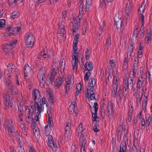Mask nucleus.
Here are the masks:
<instances>
[{"label": "nucleus", "instance_id": "f257e3e1", "mask_svg": "<svg viewBox=\"0 0 152 152\" xmlns=\"http://www.w3.org/2000/svg\"><path fill=\"white\" fill-rule=\"evenodd\" d=\"M80 34H77L75 36L73 43V49L74 52L72 56V64L73 71L74 72H77V64L78 62V58L77 57L78 54L77 53V44L79 38Z\"/></svg>", "mask_w": 152, "mask_h": 152}, {"label": "nucleus", "instance_id": "f03ea898", "mask_svg": "<svg viewBox=\"0 0 152 152\" xmlns=\"http://www.w3.org/2000/svg\"><path fill=\"white\" fill-rule=\"evenodd\" d=\"M35 108V118L37 121H39V117H40V113L43 111L44 106L41 104V101L35 102L34 104Z\"/></svg>", "mask_w": 152, "mask_h": 152}, {"label": "nucleus", "instance_id": "7ed1b4c3", "mask_svg": "<svg viewBox=\"0 0 152 152\" xmlns=\"http://www.w3.org/2000/svg\"><path fill=\"white\" fill-rule=\"evenodd\" d=\"M79 12L80 15L83 14L84 11L86 12L88 11L92 5V0H86V4L85 7L83 0H80Z\"/></svg>", "mask_w": 152, "mask_h": 152}, {"label": "nucleus", "instance_id": "20e7f679", "mask_svg": "<svg viewBox=\"0 0 152 152\" xmlns=\"http://www.w3.org/2000/svg\"><path fill=\"white\" fill-rule=\"evenodd\" d=\"M25 40L27 47L28 48H31L34 45L35 38L32 33H29L26 34Z\"/></svg>", "mask_w": 152, "mask_h": 152}, {"label": "nucleus", "instance_id": "39448f33", "mask_svg": "<svg viewBox=\"0 0 152 152\" xmlns=\"http://www.w3.org/2000/svg\"><path fill=\"white\" fill-rule=\"evenodd\" d=\"M45 68L42 67L37 75V78L40 81V86L42 88H43L45 85Z\"/></svg>", "mask_w": 152, "mask_h": 152}, {"label": "nucleus", "instance_id": "423d86ee", "mask_svg": "<svg viewBox=\"0 0 152 152\" xmlns=\"http://www.w3.org/2000/svg\"><path fill=\"white\" fill-rule=\"evenodd\" d=\"M3 97L6 109H7L9 106L12 107V102H10V96L8 92L7 91H4Z\"/></svg>", "mask_w": 152, "mask_h": 152}, {"label": "nucleus", "instance_id": "0eeeda50", "mask_svg": "<svg viewBox=\"0 0 152 152\" xmlns=\"http://www.w3.org/2000/svg\"><path fill=\"white\" fill-rule=\"evenodd\" d=\"M86 95L88 99V100L89 102L90 101L95 99V93L94 89L93 87L89 88V87L87 88V94Z\"/></svg>", "mask_w": 152, "mask_h": 152}, {"label": "nucleus", "instance_id": "6e6552de", "mask_svg": "<svg viewBox=\"0 0 152 152\" xmlns=\"http://www.w3.org/2000/svg\"><path fill=\"white\" fill-rule=\"evenodd\" d=\"M10 130L8 131V133L12 140H16L18 142L21 141L20 140V136L18 135V132L16 131H15L14 129Z\"/></svg>", "mask_w": 152, "mask_h": 152}, {"label": "nucleus", "instance_id": "1a4fd4ad", "mask_svg": "<svg viewBox=\"0 0 152 152\" xmlns=\"http://www.w3.org/2000/svg\"><path fill=\"white\" fill-rule=\"evenodd\" d=\"M115 108V104L110 101H109L107 107L108 111V115L109 118H110L114 115L113 110Z\"/></svg>", "mask_w": 152, "mask_h": 152}, {"label": "nucleus", "instance_id": "9d476101", "mask_svg": "<svg viewBox=\"0 0 152 152\" xmlns=\"http://www.w3.org/2000/svg\"><path fill=\"white\" fill-rule=\"evenodd\" d=\"M48 145L54 151H56L57 149V146L55 145L53 141V138L51 135L48 136Z\"/></svg>", "mask_w": 152, "mask_h": 152}, {"label": "nucleus", "instance_id": "9b49d317", "mask_svg": "<svg viewBox=\"0 0 152 152\" xmlns=\"http://www.w3.org/2000/svg\"><path fill=\"white\" fill-rule=\"evenodd\" d=\"M59 63L58 61L54 62L52 66V71L51 74L55 76L56 75L57 73L58 72V67L59 65Z\"/></svg>", "mask_w": 152, "mask_h": 152}, {"label": "nucleus", "instance_id": "f8f14e48", "mask_svg": "<svg viewBox=\"0 0 152 152\" xmlns=\"http://www.w3.org/2000/svg\"><path fill=\"white\" fill-rule=\"evenodd\" d=\"M145 7V5L143 3L138 10V14L140 15V18L142 22V26L144 25V16L142 14L143 13Z\"/></svg>", "mask_w": 152, "mask_h": 152}, {"label": "nucleus", "instance_id": "ddd939ff", "mask_svg": "<svg viewBox=\"0 0 152 152\" xmlns=\"http://www.w3.org/2000/svg\"><path fill=\"white\" fill-rule=\"evenodd\" d=\"M4 125L6 128L8 129V131H10V130L14 129L13 121L10 119L6 120L4 124Z\"/></svg>", "mask_w": 152, "mask_h": 152}, {"label": "nucleus", "instance_id": "4468645a", "mask_svg": "<svg viewBox=\"0 0 152 152\" xmlns=\"http://www.w3.org/2000/svg\"><path fill=\"white\" fill-rule=\"evenodd\" d=\"M33 99L35 102L41 101V97L38 90L36 89H34L33 92Z\"/></svg>", "mask_w": 152, "mask_h": 152}, {"label": "nucleus", "instance_id": "2eb2a0df", "mask_svg": "<svg viewBox=\"0 0 152 152\" xmlns=\"http://www.w3.org/2000/svg\"><path fill=\"white\" fill-rule=\"evenodd\" d=\"M34 111V109L31 106L30 107H26L25 111L26 117H28V118H31L33 115Z\"/></svg>", "mask_w": 152, "mask_h": 152}, {"label": "nucleus", "instance_id": "dca6fc26", "mask_svg": "<svg viewBox=\"0 0 152 152\" xmlns=\"http://www.w3.org/2000/svg\"><path fill=\"white\" fill-rule=\"evenodd\" d=\"M55 77V76L51 74L48 75L47 79V83L48 86H51L52 84V83L54 80Z\"/></svg>", "mask_w": 152, "mask_h": 152}, {"label": "nucleus", "instance_id": "f3484780", "mask_svg": "<svg viewBox=\"0 0 152 152\" xmlns=\"http://www.w3.org/2000/svg\"><path fill=\"white\" fill-rule=\"evenodd\" d=\"M59 28L60 29V31H58L57 37H60V36L62 37L65 36L66 31L63 25H60L59 26Z\"/></svg>", "mask_w": 152, "mask_h": 152}, {"label": "nucleus", "instance_id": "a211bd4d", "mask_svg": "<svg viewBox=\"0 0 152 152\" xmlns=\"http://www.w3.org/2000/svg\"><path fill=\"white\" fill-rule=\"evenodd\" d=\"M51 56L48 54L45 53V52L42 51L38 56V58L39 59H42L43 58H50Z\"/></svg>", "mask_w": 152, "mask_h": 152}, {"label": "nucleus", "instance_id": "6ab92c4d", "mask_svg": "<svg viewBox=\"0 0 152 152\" xmlns=\"http://www.w3.org/2000/svg\"><path fill=\"white\" fill-rule=\"evenodd\" d=\"M145 80L147 83H148V81L149 82L152 81V69L146 72Z\"/></svg>", "mask_w": 152, "mask_h": 152}, {"label": "nucleus", "instance_id": "aec40b11", "mask_svg": "<svg viewBox=\"0 0 152 152\" xmlns=\"http://www.w3.org/2000/svg\"><path fill=\"white\" fill-rule=\"evenodd\" d=\"M7 30L9 31H12L13 32L12 34H15L20 31V28L16 27L11 28L10 26H9L8 27H7Z\"/></svg>", "mask_w": 152, "mask_h": 152}, {"label": "nucleus", "instance_id": "412c9836", "mask_svg": "<svg viewBox=\"0 0 152 152\" xmlns=\"http://www.w3.org/2000/svg\"><path fill=\"white\" fill-rule=\"evenodd\" d=\"M85 69L86 68L85 70L86 71H91L93 68V63L90 61L87 62L85 66Z\"/></svg>", "mask_w": 152, "mask_h": 152}, {"label": "nucleus", "instance_id": "4be33fe9", "mask_svg": "<svg viewBox=\"0 0 152 152\" xmlns=\"http://www.w3.org/2000/svg\"><path fill=\"white\" fill-rule=\"evenodd\" d=\"M152 39V34L151 33H149L148 32L145 35V41L147 44L149 43V42Z\"/></svg>", "mask_w": 152, "mask_h": 152}, {"label": "nucleus", "instance_id": "5701e85b", "mask_svg": "<svg viewBox=\"0 0 152 152\" xmlns=\"http://www.w3.org/2000/svg\"><path fill=\"white\" fill-rule=\"evenodd\" d=\"M24 74H28V75L31 74V69L30 66L28 64L25 65L24 68Z\"/></svg>", "mask_w": 152, "mask_h": 152}, {"label": "nucleus", "instance_id": "b1692460", "mask_svg": "<svg viewBox=\"0 0 152 152\" xmlns=\"http://www.w3.org/2000/svg\"><path fill=\"white\" fill-rule=\"evenodd\" d=\"M18 152H25L24 149V145L22 141H20L18 142Z\"/></svg>", "mask_w": 152, "mask_h": 152}, {"label": "nucleus", "instance_id": "393cba45", "mask_svg": "<svg viewBox=\"0 0 152 152\" xmlns=\"http://www.w3.org/2000/svg\"><path fill=\"white\" fill-rule=\"evenodd\" d=\"M74 77L73 76L69 75L66 79V83L68 84H72L74 83Z\"/></svg>", "mask_w": 152, "mask_h": 152}, {"label": "nucleus", "instance_id": "a878e982", "mask_svg": "<svg viewBox=\"0 0 152 152\" xmlns=\"http://www.w3.org/2000/svg\"><path fill=\"white\" fill-rule=\"evenodd\" d=\"M95 84V79L92 77L91 78L88 82L89 87L94 88Z\"/></svg>", "mask_w": 152, "mask_h": 152}, {"label": "nucleus", "instance_id": "bb28decb", "mask_svg": "<svg viewBox=\"0 0 152 152\" xmlns=\"http://www.w3.org/2000/svg\"><path fill=\"white\" fill-rule=\"evenodd\" d=\"M56 83L54 86L55 89H56L60 87L62 83V80L61 78H58V79H56Z\"/></svg>", "mask_w": 152, "mask_h": 152}, {"label": "nucleus", "instance_id": "cd10ccee", "mask_svg": "<svg viewBox=\"0 0 152 152\" xmlns=\"http://www.w3.org/2000/svg\"><path fill=\"white\" fill-rule=\"evenodd\" d=\"M133 48L132 46L130 45L128 48V50L127 53V57L128 58L130 59L131 55L133 52Z\"/></svg>", "mask_w": 152, "mask_h": 152}, {"label": "nucleus", "instance_id": "c85d7f7f", "mask_svg": "<svg viewBox=\"0 0 152 152\" xmlns=\"http://www.w3.org/2000/svg\"><path fill=\"white\" fill-rule=\"evenodd\" d=\"M138 63H134L133 65V74L132 75V77H135L137 69Z\"/></svg>", "mask_w": 152, "mask_h": 152}, {"label": "nucleus", "instance_id": "c756f323", "mask_svg": "<svg viewBox=\"0 0 152 152\" xmlns=\"http://www.w3.org/2000/svg\"><path fill=\"white\" fill-rule=\"evenodd\" d=\"M147 97L145 96V95L143 97V103L142 104V107L144 110H145L146 109L147 106Z\"/></svg>", "mask_w": 152, "mask_h": 152}, {"label": "nucleus", "instance_id": "7c9ffc66", "mask_svg": "<svg viewBox=\"0 0 152 152\" xmlns=\"http://www.w3.org/2000/svg\"><path fill=\"white\" fill-rule=\"evenodd\" d=\"M22 1V0H9V4L11 5L13 4H19Z\"/></svg>", "mask_w": 152, "mask_h": 152}, {"label": "nucleus", "instance_id": "2f4dec72", "mask_svg": "<svg viewBox=\"0 0 152 152\" xmlns=\"http://www.w3.org/2000/svg\"><path fill=\"white\" fill-rule=\"evenodd\" d=\"M53 121L52 118H48V122L47 126L45 127L46 130L47 129V128L49 126L50 128L52 127Z\"/></svg>", "mask_w": 152, "mask_h": 152}, {"label": "nucleus", "instance_id": "473e14b6", "mask_svg": "<svg viewBox=\"0 0 152 152\" xmlns=\"http://www.w3.org/2000/svg\"><path fill=\"white\" fill-rule=\"evenodd\" d=\"M103 30L102 29L99 28L97 32V35L98 39L100 40L102 38L103 36Z\"/></svg>", "mask_w": 152, "mask_h": 152}, {"label": "nucleus", "instance_id": "72a5a7b5", "mask_svg": "<svg viewBox=\"0 0 152 152\" xmlns=\"http://www.w3.org/2000/svg\"><path fill=\"white\" fill-rule=\"evenodd\" d=\"M133 77H132L131 75H130L129 77H128V86H129V85L131 86L133 83Z\"/></svg>", "mask_w": 152, "mask_h": 152}, {"label": "nucleus", "instance_id": "f704fd0d", "mask_svg": "<svg viewBox=\"0 0 152 152\" xmlns=\"http://www.w3.org/2000/svg\"><path fill=\"white\" fill-rule=\"evenodd\" d=\"M34 135L36 138L39 137V129L37 128L33 129Z\"/></svg>", "mask_w": 152, "mask_h": 152}, {"label": "nucleus", "instance_id": "c9c22d12", "mask_svg": "<svg viewBox=\"0 0 152 152\" xmlns=\"http://www.w3.org/2000/svg\"><path fill=\"white\" fill-rule=\"evenodd\" d=\"M53 110L50 108H49L47 111V113L48 115V118H52L53 115Z\"/></svg>", "mask_w": 152, "mask_h": 152}, {"label": "nucleus", "instance_id": "e433bc0d", "mask_svg": "<svg viewBox=\"0 0 152 152\" xmlns=\"http://www.w3.org/2000/svg\"><path fill=\"white\" fill-rule=\"evenodd\" d=\"M139 96L137 98V103L138 106H139L140 104L141 98L142 96V94L140 93L138 94Z\"/></svg>", "mask_w": 152, "mask_h": 152}, {"label": "nucleus", "instance_id": "4c0bfd02", "mask_svg": "<svg viewBox=\"0 0 152 152\" xmlns=\"http://www.w3.org/2000/svg\"><path fill=\"white\" fill-rule=\"evenodd\" d=\"M5 25V21L4 19H1L0 20V29H2L4 27Z\"/></svg>", "mask_w": 152, "mask_h": 152}, {"label": "nucleus", "instance_id": "58836bf2", "mask_svg": "<svg viewBox=\"0 0 152 152\" xmlns=\"http://www.w3.org/2000/svg\"><path fill=\"white\" fill-rule=\"evenodd\" d=\"M19 15V13L17 11H15L11 14V18L14 19L17 18Z\"/></svg>", "mask_w": 152, "mask_h": 152}, {"label": "nucleus", "instance_id": "ea45409f", "mask_svg": "<svg viewBox=\"0 0 152 152\" xmlns=\"http://www.w3.org/2000/svg\"><path fill=\"white\" fill-rule=\"evenodd\" d=\"M119 80L118 76H114L113 77V85H116L118 86V83Z\"/></svg>", "mask_w": 152, "mask_h": 152}, {"label": "nucleus", "instance_id": "a19ab883", "mask_svg": "<svg viewBox=\"0 0 152 152\" xmlns=\"http://www.w3.org/2000/svg\"><path fill=\"white\" fill-rule=\"evenodd\" d=\"M68 110L69 114H72L73 113L75 110V106H73L72 105H70L69 108Z\"/></svg>", "mask_w": 152, "mask_h": 152}, {"label": "nucleus", "instance_id": "79ce46f5", "mask_svg": "<svg viewBox=\"0 0 152 152\" xmlns=\"http://www.w3.org/2000/svg\"><path fill=\"white\" fill-rule=\"evenodd\" d=\"M131 5L130 2H128L126 4V7L125 12L126 13L129 12L130 10L131 9Z\"/></svg>", "mask_w": 152, "mask_h": 152}, {"label": "nucleus", "instance_id": "37998d69", "mask_svg": "<svg viewBox=\"0 0 152 152\" xmlns=\"http://www.w3.org/2000/svg\"><path fill=\"white\" fill-rule=\"evenodd\" d=\"M123 21V19H121V20H120L118 22L115 23L116 27L117 28H121L123 25L122 22Z\"/></svg>", "mask_w": 152, "mask_h": 152}, {"label": "nucleus", "instance_id": "c03bdc74", "mask_svg": "<svg viewBox=\"0 0 152 152\" xmlns=\"http://www.w3.org/2000/svg\"><path fill=\"white\" fill-rule=\"evenodd\" d=\"M7 68L8 70L11 72L15 69V66L12 64H9L7 66Z\"/></svg>", "mask_w": 152, "mask_h": 152}, {"label": "nucleus", "instance_id": "a18cd8bd", "mask_svg": "<svg viewBox=\"0 0 152 152\" xmlns=\"http://www.w3.org/2000/svg\"><path fill=\"white\" fill-rule=\"evenodd\" d=\"M79 28L77 25H74L72 27L73 35L74 33H76L78 30Z\"/></svg>", "mask_w": 152, "mask_h": 152}, {"label": "nucleus", "instance_id": "49530a36", "mask_svg": "<svg viewBox=\"0 0 152 152\" xmlns=\"http://www.w3.org/2000/svg\"><path fill=\"white\" fill-rule=\"evenodd\" d=\"M11 73L13 75L16 76H17L18 75H19L20 73L19 71L17 68H15L13 71H12Z\"/></svg>", "mask_w": 152, "mask_h": 152}, {"label": "nucleus", "instance_id": "de8ad7c7", "mask_svg": "<svg viewBox=\"0 0 152 152\" xmlns=\"http://www.w3.org/2000/svg\"><path fill=\"white\" fill-rule=\"evenodd\" d=\"M9 89L11 90V93L12 94L14 95L16 94V91L15 88V87L14 85L11 88H10Z\"/></svg>", "mask_w": 152, "mask_h": 152}, {"label": "nucleus", "instance_id": "09e8293b", "mask_svg": "<svg viewBox=\"0 0 152 152\" xmlns=\"http://www.w3.org/2000/svg\"><path fill=\"white\" fill-rule=\"evenodd\" d=\"M90 74L91 72H90L88 71L86 72L84 78L85 81H87L88 80Z\"/></svg>", "mask_w": 152, "mask_h": 152}, {"label": "nucleus", "instance_id": "8fccbe9b", "mask_svg": "<svg viewBox=\"0 0 152 152\" xmlns=\"http://www.w3.org/2000/svg\"><path fill=\"white\" fill-rule=\"evenodd\" d=\"M114 19L115 23H117L120 21V20H121V19H123L121 17L119 18L117 15H115L114 18Z\"/></svg>", "mask_w": 152, "mask_h": 152}, {"label": "nucleus", "instance_id": "3c124183", "mask_svg": "<svg viewBox=\"0 0 152 152\" xmlns=\"http://www.w3.org/2000/svg\"><path fill=\"white\" fill-rule=\"evenodd\" d=\"M128 86L127 85L125 87H124V96H126L127 94H128Z\"/></svg>", "mask_w": 152, "mask_h": 152}, {"label": "nucleus", "instance_id": "603ef678", "mask_svg": "<svg viewBox=\"0 0 152 152\" xmlns=\"http://www.w3.org/2000/svg\"><path fill=\"white\" fill-rule=\"evenodd\" d=\"M110 64L111 67H114L116 65L115 60L113 59L110 60Z\"/></svg>", "mask_w": 152, "mask_h": 152}, {"label": "nucleus", "instance_id": "864d4df0", "mask_svg": "<svg viewBox=\"0 0 152 152\" xmlns=\"http://www.w3.org/2000/svg\"><path fill=\"white\" fill-rule=\"evenodd\" d=\"M118 86H116V85H113V91L114 93V95H113V96L114 97H115L116 96V93H117V90L118 88Z\"/></svg>", "mask_w": 152, "mask_h": 152}, {"label": "nucleus", "instance_id": "5fc2aeb1", "mask_svg": "<svg viewBox=\"0 0 152 152\" xmlns=\"http://www.w3.org/2000/svg\"><path fill=\"white\" fill-rule=\"evenodd\" d=\"M145 120L144 119H142L141 120L140 124H141V128L142 130H143L145 128Z\"/></svg>", "mask_w": 152, "mask_h": 152}, {"label": "nucleus", "instance_id": "6e6d98bb", "mask_svg": "<svg viewBox=\"0 0 152 152\" xmlns=\"http://www.w3.org/2000/svg\"><path fill=\"white\" fill-rule=\"evenodd\" d=\"M25 78L26 80V81L28 82L29 80L30 77H31V74L28 75V74H24Z\"/></svg>", "mask_w": 152, "mask_h": 152}, {"label": "nucleus", "instance_id": "4d7b16f0", "mask_svg": "<svg viewBox=\"0 0 152 152\" xmlns=\"http://www.w3.org/2000/svg\"><path fill=\"white\" fill-rule=\"evenodd\" d=\"M41 104L42 105H43L44 106H45V105L46 106L47 104H46L47 102L46 101V98L45 97H43L42 99V100L41 101Z\"/></svg>", "mask_w": 152, "mask_h": 152}, {"label": "nucleus", "instance_id": "13d9d810", "mask_svg": "<svg viewBox=\"0 0 152 152\" xmlns=\"http://www.w3.org/2000/svg\"><path fill=\"white\" fill-rule=\"evenodd\" d=\"M101 115H104L105 113V110L103 105L101 106Z\"/></svg>", "mask_w": 152, "mask_h": 152}, {"label": "nucleus", "instance_id": "bf43d9fd", "mask_svg": "<svg viewBox=\"0 0 152 152\" xmlns=\"http://www.w3.org/2000/svg\"><path fill=\"white\" fill-rule=\"evenodd\" d=\"M20 126L22 130L23 131V132L24 133V134L26 136L27 135V133H26V132L25 131V125L23 124H21L20 125Z\"/></svg>", "mask_w": 152, "mask_h": 152}, {"label": "nucleus", "instance_id": "052dcab7", "mask_svg": "<svg viewBox=\"0 0 152 152\" xmlns=\"http://www.w3.org/2000/svg\"><path fill=\"white\" fill-rule=\"evenodd\" d=\"M139 50L138 51V54H142V47L141 44L140 43V46L139 47Z\"/></svg>", "mask_w": 152, "mask_h": 152}, {"label": "nucleus", "instance_id": "680f3d73", "mask_svg": "<svg viewBox=\"0 0 152 152\" xmlns=\"http://www.w3.org/2000/svg\"><path fill=\"white\" fill-rule=\"evenodd\" d=\"M97 112H95V113L94 114H93L92 116L94 118V121H96L98 119V117L97 116Z\"/></svg>", "mask_w": 152, "mask_h": 152}, {"label": "nucleus", "instance_id": "e2e57ef3", "mask_svg": "<svg viewBox=\"0 0 152 152\" xmlns=\"http://www.w3.org/2000/svg\"><path fill=\"white\" fill-rule=\"evenodd\" d=\"M143 83L144 82H141L138 81L137 83V87L138 88H140L142 86V85L143 84Z\"/></svg>", "mask_w": 152, "mask_h": 152}, {"label": "nucleus", "instance_id": "0e129e2a", "mask_svg": "<svg viewBox=\"0 0 152 152\" xmlns=\"http://www.w3.org/2000/svg\"><path fill=\"white\" fill-rule=\"evenodd\" d=\"M17 40H14L11 41L9 42V43L8 44V45L10 46H12L14 45L17 42Z\"/></svg>", "mask_w": 152, "mask_h": 152}, {"label": "nucleus", "instance_id": "69168bd1", "mask_svg": "<svg viewBox=\"0 0 152 152\" xmlns=\"http://www.w3.org/2000/svg\"><path fill=\"white\" fill-rule=\"evenodd\" d=\"M80 141L81 143L82 144H85L84 141V135L83 134H81L80 136Z\"/></svg>", "mask_w": 152, "mask_h": 152}, {"label": "nucleus", "instance_id": "338daca9", "mask_svg": "<svg viewBox=\"0 0 152 152\" xmlns=\"http://www.w3.org/2000/svg\"><path fill=\"white\" fill-rule=\"evenodd\" d=\"M128 67L127 63V62H124L123 66L124 70L126 71L128 68Z\"/></svg>", "mask_w": 152, "mask_h": 152}, {"label": "nucleus", "instance_id": "774afa93", "mask_svg": "<svg viewBox=\"0 0 152 152\" xmlns=\"http://www.w3.org/2000/svg\"><path fill=\"white\" fill-rule=\"evenodd\" d=\"M119 152H126V147L125 146H123L122 148L120 147Z\"/></svg>", "mask_w": 152, "mask_h": 152}]
</instances>
